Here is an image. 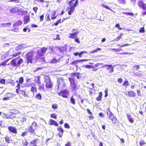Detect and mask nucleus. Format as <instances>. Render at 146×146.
Returning a JSON list of instances; mask_svg holds the SVG:
<instances>
[{
  "label": "nucleus",
  "instance_id": "1",
  "mask_svg": "<svg viewBox=\"0 0 146 146\" xmlns=\"http://www.w3.org/2000/svg\"><path fill=\"white\" fill-rule=\"evenodd\" d=\"M68 80L70 82V87L72 90L76 91L79 89L80 86L77 84L76 80L72 77H69Z\"/></svg>",
  "mask_w": 146,
  "mask_h": 146
},
{
  "label": "nucleus",
  "instance_id": "2",
  "mask_svg": "<svg viewBox=\"0 0 146 146\" xmlns=\"http://www.w3.org/2000/svg\"><path fill=\"white\" fill-rule=\"evenodd\" d=\"M35 53L33 51L29 52L26 54L25 55L27 60V63L32 64L34 60V57Z\"/></svg>",
  "mask_w": 146,
  "mask_h": 146
},
{
  "label": "nucleus",
  "instance_id": "3",
  "mask_svg": "<svg viewBox=\"0 0 146 146\" xmlns=\"http://www.w3.org/2000/svg\"><path fill=\"white\" fill-rule=\"evenodd\" d=\"M20 56L13 59L11 62V64L13 67H17L20 66L24 62L23 59L22 58L19 59L17 61V60L18 59Z\"/></svg>",
  "mask_w": 146,
  "mask_h": 146
},
{
  "label": "nucleus",
  "instance_id": "4",
  "mask_svg": "<svg viewBox=\"0 0 146 146\" xmlns=\"http://www.w3.org/2000/svg\"><path fill=\"white\" fill-rule=\"evenodd\" d=\"M48 48L45 47L41 48L40 50L37 51V53L38 55V59L44 60L45 57H40L41 56H42L44 55V54L47 50Z\"/></svg>",
  "mask_w": 146,
  "mask_h": 146
},
{
  "label": "nucleus",
  "instance_id": "5",
  "mask_svg": "<svg viewBox=\"0 0 146 146\" xmlns=\"http://www.w3.org/2000/svg\"><path fill=\"white\" fill-rule=\"evenodd\" d=\"M23 23V22L21 20H19L13 23V29L11 31L14 32H17L19 30V26L21 25Z\"/></svg>",
  "mask_w": 146,
  "mask_h": 146
},
{
  "label": "nucleus",
  "instance_id": "6",
  "mask_svg": "<svg viewBox=\"0 0 146 146\" xmlns=\"http://www.w3.org/2000/svg\"><path fill=\"white\" fill-rule=\"evenodd\" d=\"M45 82L46 83L45 87L47 89H52L53 86V83L49 77L45 78Z\"/></svg>",
  "mask_w": 146,
  "mask_h": 146
},
{
  "label": "nucleus",
  "instance_id": "7",
  "mask_svg": "<svg viewBox=\"0 0 146 146\" xmlns=\"http://www.w3.org/2000/svg\"><path fill=\"white\" fill-rule=\"evenodd\" d=\"M137 5L140 8H142L143 10L146 11L143 12L142 15H146V4H145L143 1H139L137 2Z\"/></svg>",
  "mask_w": 146,
  "mask_h": 146
},
{
  "label": "nucleus",
  "instance_id": "8",
  "mask_svg": "<svg viewBox=\"0 0 146 146\" xmlns=\"http://www.w3.org/2000/svg\"><path fill=\"white\" fill-rule=\"evenodd\" d=\"M69 94V91L66 89L61 90L60 92L58 93V94L60 96H61L63 98H68V95Z\"/></svg>",
  "mask_w": 146,
  "mask_h": 146
},
{
  "label": "nucleus",
  "instance_id": "9",
  "mask_svg": "<svg viewBox=\"0 0 146 146\" xmlns=\"http://www.w3.org/2000/svg\"><path fill=\"white\" fill-rule=\"evenodd\" d=\"M108 115V117L109 119H111L112 123L115 124L117 123V118L114 117L112 113L110 112V113Z\"/></svg>",
  "mask_w": 146,
  "mask_h": 146
},
{
  "label": "nucleus",
  "instance_id": "10",
  "mask_svg": "<svg viewBox=\"0 0 146 146\" xmlns=\"http://www.w3.org/2000/svg\"><path fill=\"white\" fill-rule=\"evenodd\" d=\"M78 2V0H70L67 2V4L69 5V7L75 8L77 6Z\"/></svg>",
  "mask_w": 146,
  "mask_h": 146
},
{
  "label": "nucleus",
  "instance_id": "11",
  "mask_svg": "<svg viewBox=\"0 0 146 146\" xmlns=\"http://www.w3.org/2000/svg\"><path fill=\"white\" fill-rule=\"evenodd\" d=\"M24 78L23 77H21L19 78V81H16V82L18 83V84L16 86L17 91L18 92V90H19L21 87V84H22L24 82Z\"/></svg>",
  "mask_w": 146,
  "mask_h": 146
},
{
  "label": "nucleus",
  "instance_id": "12",
  "mask_svg": "<svg viewBox=\"0 0 146 146\" xmlns=\"http://www.w3.org/2000/svg\"><path fill=\"white\" fill-rule=\"evenodd\" d=\"M104 67H107L106 70H108L109 73H111L114 71L113 67H112L111 65H106L104 66Z\"/></svg>",
  "mask_w": 146,
  "mask_h": 146
},
{
  "label": "nucleus",
  "instance_id": "13",
  "mask_svg": "<svg viewBox=\"0 0 146 146\" xmlns=\"http://www.w3.org/2000/svg\"><path fill=\"white\" fill-rule=\"evenodd\" d=\"M20 89L21 88H19V90H18V92H17L16 89V93L17 94H21L26 97H29L26 94L25 91L24 90H21Z\"/></svg>",
  "mask_w": 146,
  "mask_h": 146
},
{
  "label": "nucleus",
  "instance_id": "14",
  "mask_svg": "<svg viewBox=\"0 0 146 146\" xmlns=\"http://www.w3.org/2000/svg\"><path fill=\"white\" fill-rule=\"evenodd\" d=\"M57 129L59 133H58L57 135L59 137H61L63 135L64 131L62 128L60 126L58 127Z\"/></svg>",
  "mask_w": 146,
  "mask_h": 146
},
{
  "label": "nucleus",
  "instance_id": "15",
  "mask_svg": "<svg viewBox=\"0 0 146 146\" xmlns=\"http://www.w3.org/2000/svg\"><path fill=\"white\" fill-rule=\"evenodd\" d=\"M39 142V140L38 138H37L30 141V143L31 145L32 146H38L37 144Z\"/></svg>",
  "mask_w": 146,
  "mask_h": 146
},
{
  "label": "nucleus",
  "instance_id": "16",
  "mask_svg": "<svg viewBox=\"0 0 146 146\" xmlns=\"http://www.w3.org/2000/svg\"><path fill=\"white\" fill-rule=\"evenodd\" d=\"M8 128L9 131L11 132L16 134L17 133V131L16 128L15 127L11 126H9Z\"/></svg>",
  "mask_w": 146,
  "mask_h": 146
},
{
  "label": "nucleus",
  "instance_id": "17",
  "mask_svg": "<svg viewBox=\"0 0 146 146\" xmlns=\"http://www.w3.org/2000/svg\"><path fill=\"white\" fill-rule=\"evenodd\" d=\"M88 54V52L86 51H81L79 53L78 52L74 53L73 54L76 56H77L78 55L79 57L81 58L82 57V54Z\"/></svg>",
  "mask_w": 146,
  "mask_h": 146
},
{
  "label": "nucleus",
  "instance_id": "18",
  "mask_svg": "<svg viewBox=\"0 0 146 146\" xmlns=\"http://www.w3.org/2000/svg\"><path fill=\"white\" fill-rule=\"evenodd\" d=\"M30 16L29 15L25 16L23 18V21L24 24H26L30 21Z\"/></svg>",
  "mask_w": 146,
  "mask_h": 146
},
{
  "label": "nucleus",
  "instance_id": "19",
  "mask_svg": "<svg viewBox=\"0 0 146 146\" xmlns=\"http://www.w3.org/2000/svg\"><path fill=\"white\" fill-rule=\"evenodd\" d=\"M88 60L87 59H80V60H75L72 62H71V64L72 65H75L76 64L78 63V62L87 61Z\"/></svg>",
  "mask_w": 146,
  "mask_h": 146
},
{
  "label": "nucleus",
  "instance_id": "20",
  "mask_svg": "<svg viewBox=\"0 0 146 146\" xmlns=\"http://www.w3.org/2000/svg\"><path fill=\"white\" fill-rule=\"evenodd\" d=\"M78 33V32L76 31V32L74 33H70L69 34V35L68 37L70 38L74 39L77 36V34Z\"/></svg>",
  "mask_w": 146,
  "mask_h": 146
},
{
  "label": "nucleus",
  "instance_id": "21",
  "mask_svg": "<svg viewBox=\"0 0 146 146\" xmlns=\"http://www.w3.org/2000/svg\"><path fill=\"white\" fill-rule=\"evenodd\" d=\"M27 12L26 11L22 10L21 8H18L17 13L19 15H23L26 14Z\"/></svg>",
  "mask_w": 146,
  "mask_h": 146
},
{
  "label": "nucleus",
  "instance_id": "22",
  "mask_svg": "<svg viewBox=\"0 0 146 146\" xmlns=\"http://www.w3.org/2000/svg\"><path fill=\"white\" fill-rule=\"evenodd\" d=\"M75 8L69 7L67 8V10H68V14L69 15H71L72 13H73Z\"/></svg>",
  "mask_w": 146,
  "mask_h": 146
},
{
  "label": "nucleus",
  "instance_id": "23",
  "mask_svg": "<svg viewBox=\"0 0 146 146\" xmlns=\"http://www.w3.org/2000/svg\"><path fill=\"white\" fill-rule=\"evenodd\" d=\"M136 96V94L134 91H130L128 92V96L129 97H134Z\"/></svg>",
  "mask_w": 146,
  "mask_h": 146
},
{
  "label": "nucleus",
  "instance_id": "24",
  "mask_svg": "<svg viewBox=\"0 0 146 146\" xmlns=\"http://www.w3.org/2000/svg\"><path fill=\"white\" fill-rule=\"evenodd\" d=\"M31 126L34 131L37 130L38 128V127L36 122H33Z\"/></svg>",
  "mask_w": 146,
  "mask_h": 146
},
{
  "label": "nucleus",
  "instance_id": "25",
  "mask_svg": "<svg viewBox=\"0 0 146 146\" xmlns=\"http://www.w3.org/2000/svg\"><path fill=\"white\" fill-rule=\"evenodd\" d=\"M49 124L50 125H54L55 126H57L58 125V123L54 120L50 119L49 122Z\"/></svg>",
  "mask_w": 146,
  "mask_h": 146
},
{
  "label": "nucleus",
  "instance_id": "26",
  "mask_svg": "<svg viewBox=\"0 0 146 146\" xmlns=\"http://www.w3.org/2000/svg\"><path fill=\"white\" fill-rule=\"evenodd\" d=\"M127 116L129 122L133 123L134 122L133 118L131 117V116L130 114H127Z\"/></svg>",
  "mask_w": 146,
  "mask_h": 146
},
{
  "label": "nucleus",
  "instance_id": "27",
  "mask_svg": "<svg viewBox=\"0 0 146 146\" xmlns=\"http://www.w3.org/2000/svg\"><path fill=\"white\" fill-rule=\"evenodd\" d=\"M103 93L102 92L98 93V96L96 98V100L98 101H100L102 100Z\"/></svg>",
  "mask_w": 146,
  "mask_h": 146
},
{
  "label": "nucleus",
  "instance_id": "28",
  "mask_svg": "<svg viewBox=\"0 0 146 146\" xmlns=\"http://www.w3.org/2000/svg\"><path fill=\"white\" fill-rule=\"evenodd\" d=\"M62 85V88L65 87L66 86V83L63 80H61L59 81V83H58V86Z\"/></svg>",
  "mask_w": 146,
  "mask_h": 146
},
{
  "label": "nucleus",
  "instance_id": "29",
  "mask_svg": "<svg viewBox=\"0 0 146 146\" xmlns=\"http://www.w3.org/2000/svg\"><path fill=\"white\" fill-rule=\"evenodd\" d=\"M18 8L17 7L13 8L10 9V11L13 14L17 13L18 11Z\"/></svg>",
  "mask_w": 146,
  "mask_h": 146
},
{
  "label": "nucleus",
  "instance_id": "30",
  "mask_svg": "<svg viewBox=\"0 0 146 146\" xmlns=\"http://www.w3.org/2000/svg\"><path fill=\"white\" fill-rule=\"evenodd\" d=\"M5 141L8 143H9L11 141V137L6 135L4 138Z\"/></svg>",
  "mask_w": 146,
  "mask_h": 146
},
{
  "label": "nucleus",
  "instance_id": "31",
  "mask_svg": "<svg viewBox=\"0 0 146 146\" xmlns=\"http://www.w3.org/2000/svg\"><path fill=\"white\" fill-rule=\"evenodd\" d=\"M31 91L34 94L35 93H36L37 91V88L35 86H32L31 89Z\"/></svg>",
  "mask_w": 146,
  "mask_h": 146
},
{
  "label": "nucleus",
  "instance_id": "32",
  "mask_svg": "<svg viewBox=\"0 0 146 146\" xmlns=\"http://www.w3.org/2000/svg\"><path fill=\"white\" fill-rule=\"evenodd\" d=\"M88 113L90 114L91 115L89 117V118L90 119H94V117L93 115H92V113L91 112L90 110L88 109H87L86 110Z\"/></svg>",
  "mask_w": 146,
  "mask_h": 146
},
{
  "label": "nucleus",
  "instance_id": "33",
  "mask_svg": "<svg viewBox=\"0 0 146 146\" xmlns=\"http://www.w3.org/2000/svg\"><path fill=\"white\" fill-rule=\"evenodd\" d=\"M21 54V52H17L13 53L12 55V57L14 58L20 55Z\"/></svg>",
  "mask_w": 146,
  "mask_h": 146
},
{
  "label": "nucleus",
  "instance_id": "34",
  "mask_svg": "<svg viewBox=\"0 0 146 146\" xmlns=\"http://www.w3.org/2000/svg\"><path fill=\"white\" fill-rule=\"evenodd\" d=\"M29 143V142L26 140H23L22 142V144L23 146H27Z\"/></svg>",
  "mask_w": 146,
  "mask_h": 146
},
{
  "label": "nucleus",
  "instance_id": "35",
  "mask_svg": "<svg viewBox=\"0 0 146 146\" xmlns=\"http://www.w3.org/2000/svg\"><path fill=\"white\" fill-rule=\"evenodd\" d=\"M9 2H15L16 3H22V0H9Z\"/></svg>",
  "mask_w": 146,
  "mask_h": 146
},
{
  "label": "nucleus",
  "instance_id": "36",
  "mask_svg": "<svg viewBox=\"0 0 146 146\" xmlns=\"http://www.w3.org/2000/svg\"><path fill=\"white\" fill-rule=\"evenodd\" d=\"M35 98L38 100H40L42 99V96L40 93H38L35 95Z\"/></svg>",
  "mask_w": 146,
  "mask_h": 146
},
{
  "label": "nucleus",
  "instance_id": "37",
  "mask_svg": "<svg viewBox=\"0 0 146 146\" xmlns=\"http://www.w3.org/2000/svg\"><path fill=\"white\" fill-rule=\"evenodd\" d=\"M36 83L38 85V86L41 84V82L40 80V76H38L37 77H36Z\"/></svg>",
  "mask_w": 146,
  "mask_h": 146
},
{
  "label": "nucleus",
  "instance_id": "38",
  "mask_svg": "<svg viewBox=\"0 0 146 146\" xmlns=\"http://www.w3.org/2000/svg\"><path fill=\"white\" fill-rule=\"evenodd\" d=\"M102 50L101 48H98L95 49L94 50L90 52V53L93 54L97 52L98 51L101 50Z\"/></svg>",
  "mask_w": 146,
  "mask_h": 146
},
{
  "label": "nucleus",
  "instance_id": "39",
  "mask_svg": "<svg viewBox=\"0 0 146 146\" xmlns=\"http://www.w3.org/2000/svg\"><path fill=\"white\" fill-rule=\"evenodd\" d=\"M118 3L120 4L125 5L126 4L125 0H117Z\"/></svg>",
  "mask_w": 146,
  "mask_h": 146
},
{
  "label": "nucleus",
  "instance_id": "40",
  "mask_svg": "<svg viewBox=\"0 0 146 146\" xmlns=\"http://www.w3.org/2000/svg\"><path fill=\"white\" fill-rule=\"evenodd\" d=\"M28 131L30 133L33 134L35 133V131L30 126L28 128Z\"/></svg>",
  "mask_w": 146,
  "mask_h": 146
},
{
  "label": "nucleus",
  "instance_id": "41",
  "mask_svg": "<svg viewBox=\"0 0 146 146\" xmlns=\"http://www.w3.org/2000/svg\"><path fill=\"white\" fill-rule=\"evenodd\" d=\"M46 20L47 21H50L51 19L50 17V15L49 14H46Z\"/></svg>",
  "mask_w": 146,
  "mask_h": 146
},
{
  "label": "nucleus",
  "instance_id": "42",
  "mask_svg": "<svg viewBox=\"0 0 146 146\" xmlns=\"http://www.w3.org/2000/svg\"><path fill=\"white\" fill-rule=\"evenodd\" d=\"M56 12L54 11L53 12L52 15L51 16V18L52 19H54L56 18L57 16L56 15Z\"/></svg>",
  "mask_w": 146,
  "mask_h": 146
},
{
  "label": "nucleus",
  "instance_id": "43",
  "mask_svg": "<svg viewBox=\"0 0 146 146\" xmlns=\"http://www.w3.org/2000/svg\"><path fill=\"white\" fill-rule=\"evenodd\" d=\"M38 89L40 91L42 90L44 91H45V88L43 85L39 86Z\"/></svg>",
  "mask_w": 146,
  "mask_h": 146
},
{
  "label": "nucleus",
  "instance_id": "44",
  "mask_svg": "<svg viewBox=\"0 0 146 146\" xmlns=\"http://www.w3.org/2000/svg\"><path fill=\"white\" fill-rule=\"evenodd\" d=\"M70 102L73 104H75V100L73 98V96H72L70 99Z\"/></svg>",
  "mask_w": 146,
  "mask_h": 146
},
{
  "label": "nucleus",
  "instance_id": "45",
  "mask_svg": "<svg viewBox=\"0 0 146 146\" xmlns=\"http://www.w3.org/2000/svg\"><path fill=\"white\" fill-rule=\"evenodd\" d=\"M62 20L61 19H59L57 20L54 23V25L56 26H57L59 23H62Z\"/></svg>",
  "mask_w": 146,
  "mask_h": 146
},
{
  "label": "nucleus",
  "instance_id": "46",
  "mask_svg": "<svg viewBox=\"0 0 146 146\" xmlns=\"http://www.w3.org/2000/svg\"><path fill=\"white\" fill-rule=\"evenodd\" d=\"M123 35V33L121 34L119 36L117 37L115 39V40L116 41H118L121 38V36L122 35Z\"/></svg>",
  "mask_w": 146,
  "mask_h": 146
},
{
  "label": "nucleus",
  "instance_id": "47",
  "mask_svg": "<svg viewBox=\"0 0 146 146\" xmlns=\"http://www.w3.org/2000/svg\"><path fill=\"white\" fill-rule=\"evenodd\" d=\"M9 83L13 86H14L15 85V82L13 80H10L9 82Z\"/></svg>",
  "mask_w": 146,
  "mask_h": 146
},
{
  "label": "nucleus",
  "instance_id": "48",
  "mask_svg": "<svg viewBox=\"0 0 146 146\" xmlns=\"http://www.w3.org/2000/svg\"><path fill=\"white\" fill-rule=\"evenodd\" d=\"M90 94H92L93 93V91L94 90V91H95V90L93 89V88H88Z\"/></svg>",
  "mask_w": 146,
  "mask_h": 146
},
{
  "label": "nucleus",
  "instance_id": "49",
  "mask_svg": "<svg viewBox=\"0 0 146 146\" xmlns=\"http://www.w3.org/2000/svg\"><path fill=\"white\" fill-rule=\"evenodd\" d=\"M129 82L127 80H125L123 84L122 85L123 86H127L128 85Z\"/></svg>",
  "mask_w": 146,
  "mask_h": 146
},
{
  "label": "nucleus",
  "instance_id": "50",
  "mask_svg": "<svg viewBox=\"0 0 146 146\" xmlns=\"http://www.w3.org/2000/svg\"><path fill=\"white\" fill-rule=\"evenodd\" d=\"M81 75V74L80 73L76 72V78L78 79H79L81 77L80 76Z\"/></svg>",
  "mask_w": 146,
  "mask_h": 146
},
{
  "label": "nucleus",
  "instance_id": "51",
  "mask_svg": "<svg viewBox=\"0 0 146 146\" xmlns=\"http://www.w3.org/2000/svg\"><path fill=\"white\" fill-rule=\"evenodd\" d=\"M5 80L4 79H1L0 80V83L3 84H5Z\"/></svg>",
  "mask_w": 146,
  "mask_h": 146
},
{
  "label": "nucleus",
  "instance_id": "52",
  "mask_svg": "<svg viewBox=\"0 0 146 146\" xmlns=\"http://www.w3.org/2000/svg\"><path fill=\"white\" fill-rule=\"evenodd\" d=\"M27 120V118L26 117L23 116L21 118V121L22 122H25Z\"/></svg>",
  "mask_w": 146,
  "mask_h": 146
},
{
  "label": "nucleus",
  "instance_id": "53",
  "mask_svg": "<svg viewBox=\"0 0 146 146\" xmlns=\"http://www.w3.org/2000/svg\"><path fill=\"white\" fill-rule=\"evenodd\" d=\"M145 31L144 27H141L139 31V32L140 33H143Z\"/></svg>",
  "mask_w": 146,
  "mask_h": 146
},
{
  "label": "nucleus",
  "instance_id": "54",
  "mask_svg": "<svg viewBox=\"0 0 146 146\" xmlns=\"http://www.w3.org/2000/svg\"><path fill=\"white\" fill-rule=\"evenodd\" d=\"M44 15L43 14L41 15L39 17L40 21V22L44 20Z\"/></svg>",
  "mask_w": 146,
  "mask_h": 146
},
{
  "label": "nucleus",
  "instance_id": "55",
  "mask_svg": "<svg viewBox=\"0 0 146 146\" xmlns=\"http://www.w3.org/2000/svg\"><path fill=\"white\" fill-rule=\"evenodd\" d=\"M50 117L52 118H54V119H56L57 118L56 115V114L54 113H52L50 115Z\"/></svg>",
  "mask_w": 146,
  "mask_h": 146
},
{
  "label": "nucleus",
  "instance_id": "56",
  "mask_svg": "<svg viewBox=\"0 0 146 146\" xmlns=\"http://www.w3.org/2000/svg\"><path fill=\"white\" fill-rule=\"evenodd\" d=\"M52 108L53 109H56L58 108L57 105L56 104H53L52 105Z\"/></svg>",
  "mask_w": 146,
  "mask_h": 146
},
{
  "label": "nucleus",
  "instance_id": "57",
  "mask_svg": "<svg viewBox=\"0 0 146 146\" xmlns=\"http://www.w3.org/2000/svg\"><path fill=\"white\" fill-rule=\"evenodd\" d=\"M57 60L55 58H53L51 60V62L52 63H56L57 62Z\"/></svg>",
  "mask_w": 146,
  "mask_h": 146
},
{
  "label": "nucleus",
  "instance_id": "58",
  "mask_svg": "<svg viewBox=\"0 0 146 146\" xmlns=\"http://www.w3.org/2000/svg\"><path fill=\"white\" fill-rule=\"evenodd\" d=\"M74 41L75 42H77L78 44H80V42L79 39L77 37V36L74 39Z\"/></svg>",
  "mask_w": 146,
  "mask_h": 146
},
{
  "label": "nucleus",
  "instance_id": "59",
  "mask_svg": "<svg viewBox=\"0 0 146 146\" xmlns=\"http://www.w3.org/2000/svg\"><path fill=\"white\" fill-rule=\"evenodd\" d=\"M133 68L136 70H138L140 68V66L139 65H135L133 67Z\"/></svg>",
  "mask_w": 146,
  "mask_h": 146
},
{
  "label": "nucleus",
  "instance_id": "60",
  "mask_svg": "<svg viewBox=\"0 0 146 146\" xmlns=\"http://www.w3.org/2000/svg\"><path fill=\"white\" fill-rule=\"evenodd\" d=\"M123 14H126L127 15H129L131 16H133L134 15L133 13L131 12V13H124Z\"/></svg>",
  "mask_w": 146,
  "mask_h": 146
},
{
  "label": "nucleus",
  "instance_id": "61",
  "mask_svg": "<svg viewBox=\"0 0 146 146\" xmlns=\"http://www.w3.org/2000/svg\"><path fill=\"white\" fill-rule=\"evenodd\" d=\"M145 144V142L143 140H141L140 141L139 145L141 146H143V145H144Z\"/></svg>",
  "mask_w": 146,
  "mask_h": 146
},
{
  "label": "nucleus",
  "instance_id": "62",
  "mask_svg": "<svg viewBox=\"0 0 146 146\" xmlns=\"http://www.w3.org/2000/svg\"><path fill=\"white\" fill-rule=\"evenodd\" d=\"M10 59H7L6 60H5L2 63V65H6V63Z\"/></svg>",
  "mask_w": 146,
  "mask_h": 146
},
{
  "label": "nucleus",
  "instance_id": "63",
  "mask_svg": "<svg viewBox=\"0 0 146 146\" xmlns=\"http://www.w3.org/2000/svg\"><path fill=\"white\" fill-rule=\"evenodd\" d=\"M64 126L66 128L69 129L70 128V126L67 123H65Z\"/></svg>",
  "mask_w": 146,
  "mask_h": 146
},
{
  "label": "nucleus",
  "instance_id": "64",
  "mask_svg": "<svg viewBox=\"0 0 146 146\" xmlns=\"http://www.w3.org/2000/svg\"><path fill=\"white\" fill-rule=\"evenodd\" d=\"M27 133V131H26L25 132H24L22 133L21 134V136L22 137H24L25 136H26Z\"/></svg>",
  "mask_w": 146,
  "mask_h": 146
}]
</instances>
